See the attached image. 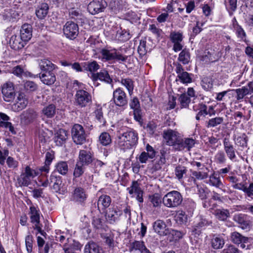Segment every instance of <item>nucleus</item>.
<instances>
[{
  "label": "nucleus",
  "mask_w": 253,
  "mask_h": 253,
  "mask_svg": "<svg viewBox=\"0 0 253 253\" xmlns=\"http://www.w3.org/2000/svg\"><path fill=\"white\" fill-rule=\"evenodd\" d=\"M3 100L6 102L12 101L16 95L14 84L8 81L4 83L1 86Z\"/></svg>",
  "instance_id": "7"
},
{
  "label": "nucleus",
  "mask_w": 253,
  "mask_h": 253,
  "mask_svg": "<svg viewBox=\"0 0 253 253\" xmlns=\"http://www.w3.org/2000/svg\"><path fill=\"white\" fill-rule=\"evenodd\" d=\"M37 117L36 112L33 109H28L23 111L20 115L21 123L28 125L32 123Z\"/></svg>",
  "instance_id": "21"
},
{
  "label": "nucleus",
  "mask_w": 253,
  "mask_h": 253,
  "mask_svg": "<svg viewBox=\"0 0 253 253\" xmlns=\"http://www.w3.org/2000/svg\"><path fill=\"white\" fill-rule=\"evenodd\" d=\"M158 122L157 121H152L149 122L146 126L147 132L151 135H153L156 132L158 126H159Z\"/></svg>",
  "instance_id": "57"
},
{
  "label": "nucleus",
  "mask_w": 253,
  "mask_h": 253,
  "mask_svg": "<svg viewBox=\"0 0 253 253\" xmlns=\"http://www.w3.org/2000/svg\"><path fill=\"white\" fill-rule=\"evenodd\" d=\"M122 211L117 208H111L106 210L105 216L107 221L110 224H114L119 220Z\"/></svg>",
  "instance_id": "19"
},
{
  "label": "nucleus",
  "mask_w": 253,
  "mask_h": 253,
  "mask_svg": "<svg viewBox=\"0 0 253 253\" xmlns=\"http://www.w3.org/2000/svg\"><path fill=\"white\" fill-rule=\"evenodd\" d=\"M49 181L50 185L52 184L51 187L54 191L61 193L60 190L62 185V177L59 175H57L55 172H53L50 176Z\"/></svg>",
  "instance_id": "23"
},
{
  "label": "nucleus",
  "mask_w": 253,
  "mask_h": 253,
  "mask_svg": "<svg viewBox=\"0 0 253 253\" xmlns=\"http://www.w3.org/2000/svg\"><path fill=\"white\" fill-rule=\"evenodd\" d=\"M38 172L32 169L29 166H26L24 172H22L18 179L21 186H27L31 183V180L38 175Z\"/></svg>",
  "instance_id": "8"
},
{
  "label": "nucleus",
  "mask_w": 253,
  "mask_h": 253,
  "mask_svg": "<svg viewBox=\"0 0 253 253\" xmlns=\"http://www.w3.org/2000/svg\"><path fill=\"white\" fill-rule=\"evenodd\" d=\"M92 80L95 82L98 80L104 81L108 84H110L112 82V79L110 78L108 72L106 70H101L100 72L92 75ZM95 84V83H94Z\"/></svg>",
  "instance_id": "31"
},
{
  "label": "nucleus",
  "mask_w": 253,
  "mask_h": 253,
  "mask_svg": "<svg viewBox=\"0 0 253 253\" xmlns=\"http://www.w3.org/2000/svg\"><path fill=\"white\" fill-rule=\"evenodd\" d=\"M55 106L50 104L42 109V113L47 118H52L55 114Z\"/></svg>",
  "instance_id": "55"
},
{
  "label": "nucleus",
  "mask_w": 253,
  "mask_h": 253,
  "mask_svg": "<svg viewBox=\"0 0 253 253\" xmlns=\"http://www.w3.org/2000/svg\"><path fill=\"white\" fill-rule=\"evenodd\" d=\"M41 81L45 84L49 85L53 84L56 81V77L53 72H47L39 74Z\"/></svg>",
  "instance_id": "26"
},
{
  "label": "nucleus",
  "mask_w": 253,
  "mask_h": 253,
  "mask_svg": "<svg viewBox=\"0 0 253 253\" xmlns=\"http://www.w3.org/2000/svg\"><path fill=\"white\" fill-rule=\"evenodd\" d=\"M216 217L220 220H225L229 216V212L225 209H216L214 211Z\"/></svg>",
  "instance_id": "49"
},
{
  "label": "nucleus",
  "mask_w": 253,
  "mask_h": 253,
  "mask_svg": "<svg viewBox=\"0 0 253 253\" xmlns=\"http://www.w3.org/2000/svg\"><path fill=\"white\" fill-rule=\"evenodd\" d=\"M87 198L85 190L81 187H77L72 192L71 200L76 202L83 203Z\"/></svg>",
  "instance_id": "18"
},
{
  "label": "nucleus",
  "mask_w": 253,
  "mask_h": 253,
  "mask_svg": "<svg viewBox=\"0 0 253 253\" xmlns=\"http://www.w3.org/2000/svg\"><path fill=\"white\" fill-rule=\"evenodd\" d=\"M73 141L78 145L83 144L86 140V134L83 126L80 124H75L71 129Z\"/></svg>",
  "instance_id": "6"
},
{
  "label": "nucleus",
  "mask_w": 253,
  "mask_h": 253,
  "mask_svg": "<svg viewBox=\"0 0 253 253\" xmlns=\"http://www.w3.org/2000/svg\"><path fill=\"white\" fill-rule=\"evenodd\" d=\"M99 142L102 146H107L112 143V139L109 133L102 132L99 136Z\"/></svg>",
  "instance_id": "43"
},
{
  "label": "nucleus",
  "mask_w": 253,
  "mask_h": 253,
  "mask_svg": "<svg viewBox=\"0 0 253 253\" xmlns=\"http://www.w3.org/2000/svg\"><path fill=\"white\" fill-rule=\"evenodd\" d=\"M29 209L30 218L31 222L34 225V229L37 230L42 235L45 236L46 234L42 229V225L40 222L41 212L39 209L37 207L32 205Z\"/></svg>",
  "instance_id": "5"
},
{
  "label": "nucleus",
  "mask_w": 253,
  "mask_h": 253,
  "mask_svg": "<svg viewBox=\"0 0 253 253\" xmlns=\"http://www.w3.org/2000/svg\"><path fill=\"white\" fill-rule=\"evenodd\" d=\"M63 33L66 38L74 40L79 34L78 25L72 21H68L63 27Z\"/></svg>",
  "instance_id": "13"
},
{
  "label": "nucleus",
  "mask_w": 253,
  "mask_h": 253,
  "mask_svg": "<svg viewBox=\"0 0 253 253\" xmlns=\"http://www.w3.org/2000/svg\"><path fill=\"white\" fill-rule=\"evenodd\" d=\"M169 38L173 44L172 49L175 52H178L182 49V41L183 36L182 32L180 31H172L170 32Z\"/></svg>",
  "instance_id": "11"
},
{
  "label": "nucleus",
  "mask_w": 253,
  "mask_h": 253,
  "mask_svg": "<svg viewBox=\"0 0 253 253\" xmlns=\"http://www.w3.org/2000/svg\"><path fill=\"white\" fill-rule=\"evenodd\" d=\"M92 224L97 230H103L105 227V222L103 218L94 217L92 220Z\"/></svg>",
  "instance_id": "51"
},
{
  "label": "nucleus",
  "mask_w": 253,
  "mask_h": 253,
  "mask_svg": "<svg viewBox=\"0 0 253 253\" xmlns=\"http://www.w3.org/2000/svg\"><path fill=\"white\" fill-rule=\"evenodd\" d=\"M39 65L41 70L44 72H53L56 67L55 65L46 59L40 60Z\"/></svg>",
  "instance_id": "32"
},
{
  "label": "nucleus",
  "mask_w": 253,
  "mask_h": 253,
  "mask_svg": "<svg viewBox=\"0 0 253 253\" xmlns=\"http://www.w3.org/2000/svg\"><path fill=\"white\" fill-rule=\"evenodd\" d=\"M148 200L154 207H159L162 202L161 196L158 193L149 196Z\"/></svg>",
  "instance_id": "53"
},
{
  "label": "nucleus",
  "mask_w": 253,
  "mask_h": 253,
  "mask_svg": "<svg viewBox=\"0 0 253 253\" xmlns=\"http://www.w3.org/2000/svg\"><path fill=\"white\" fill-rule=\"evenodd\" d=\"M237 0H225L224 4L228 11L234 12L237 9Z\"/></svg>",
  "instance_id": "61"
},
{
  "label": "nucleus",
  "mask_w": 253,
  "mask_h": 253,
  "mask_svg": "<svg viewBox=\"0 0 253 253\" xmlns=\"http://www.w3.org/2000/svg\"><path fill=\"white\" fill-rule=\"evenodd\" d=\"M226 179L232 183V186L233 188L241 191H242L246 183V182H240V178L234 175L228 176Z\"/></svg>",
  "instance_id": "34"
},
{
  "label": "nucleus",
  "mask_w": 253,
  "mask_h": 253,
  "mask_svg": "<svg viewBox=\"0 0 253 253\" xmlns=\"http://www.w3.org/2000/svg\"><path fill=\"white\" fill-rule=\"evenodd\" d=\"M183 200L181 194L177 191H172L166 194L163 198L165 206L169 208H174L179 206Z\"/></svg>",
  "instance_id": "4"
},
{
  "label": "nucleus",
  "mask_w": 253,
  "mask_h": 253,
  "mask_svg": "<svg viewBox=\"0 0 253 253\" xmlns=\"http://www.w3.org/2000/svg\"><path fill=\"white\" fill-rule=\"evenodd\" d=\"M230 239L233 243L241 244L240 246L242 249L246 248V244L249 243L250 240L249 238L244 236L236 231L231 233Z\"/></svg>",
  "instance_id": "22"
},
{
  "label": "nucleus",
  "mask_w": 253,
  "mask_h": 253,
  "mask_svg": "<svg viewBox=\"0 0 253 253\" xmlns=\"http://www.w3.org/2000/svg\"><path fill=\"white\" fill-rule=\"evenodd\" d=\"M111 202L112 199L109 196L105 194L101 195L97 201L98 209L100 210L101 207L102 210H106L110 206Z\"/></svg>",
  "instance_id": "33"
},
{
  "label": "nucleus",
  "mask_w": 253,
  "mask_h": 253,
  "mask_svg": "<svg viewBox=\"0 0 253 253\" xmlns=\"http://www.w3.org/2000/svg\"><path fill=\"white\" fill-rule=\"evenodd\" d=\"M100 53L101 59L103 61L116 60L121 62L126 61L127 58V56L122 54L118 52L116 49L111 47L102 48Z\"/></svg>",
  "instance_id": "3"
},
{
  "label": "nucleus",
  "mask_w": 253,
  "mask_h": 253,
  "mask_svg": "<svg viewBox=\"0 0 253 253\" xmlns=\"http://www.w3.org/2000/svg\"><path fill=\"white\" fill-rule=\"evenodd\" d=\"M84 167L85 166L76 163L73 172V176L75 178L79 177L83 175L84 171Z\"/></svg>",
  "instance_id": "59"
},
{
  "label": "nucleus",
  "mask_w": 253,
  "mask_h": 253,
  "mask_svg": "<svg viewBox=\"0 0 253 253\" xmlns=\"http://www.w3.org/2000/svg\"><path fill=\"white\" fill-rule=\"evenodd\" d=\"M102 248L94 242H88L84 247V253H101Z\"/></svg>",
  "instance_id": "37"
},
{
  "label": "nucleus",
  "mask_w": 253,
  "mask_h": 253,
  "mask_svg": "<svg viewBox=\"0 0 253 253\" xmlns=\"http://www.w3.org/2000/svg\"><path fill=\"white\" fill-rule=\"evenodd\" d=\"M174 172L176 178L179 180H181L184 177V175L186 174L187 169L184 166L178 165L176 167Z\"/></svg>",
  "instance_id": "48"
},
{
  "label": "nucleus",
  "mask_w": 253,
  "mask_h": 253,
  "mask_svg": "<svg viewBox=\"0 0 253 253\" xmlns=\"http://www.w3.org/2000/svg\"><path fill=\"white\" fill-rule=\"evenodd\" d=\"M28 104V100L22 94H19L17 102L12 106V109L15 112H19L24 109Z\"/></svg>",
  "instance_id": "29"
},
{
  "label": "nucleus",
  "mask_w": 253,
  "mask_h": 253,
  "mask_svg": "<svg viewBox=\"0 0 253 253\" xmlns=\"http://www.w3.org/2000/svg\"><path fill=\"white\" fill-rule=\"evenodd\" d=\"M242 191H243L248 197L253 199V182H251L248 186L246 182Z\"/></svg>",
  "instance_id": "62"
},
{
  "label": "nucleus",
  "mask_w": 253,
  "mask_h": 253,
  "mask_svg": "<svg viewBox=\"0 0 253 253\" xmlns=\"http://www.w3.org/2000/svg\"><path fill=\"white\" fill-rule=\"evenodd\" d=\"M234 140L235 144L243 148L247 147L248 138L245 133H242L237 137H234Z\"/></svg>",
  "instance_id": "42"
},
{
  "label": "nucleus",
  "mask_w": 253,
  "mask_h": 253,
  "mask_svg": "<svg viewBox=\"0 0 253 253\" xmlns=\"http://www.w3.org/2000/svg\"><path fill=\"white\" fill-rule=\"evenodd\" d=\"M225 244L224 240L223 238L219 236H214L211 240V245L214 249H221Z\"/></svg>",
  "instance_id": "44"
},
{
  "label": "nucleus",
  "mask_w": 253,
  "mask_h": 253,
  "mask_svg": "<svg viewBox=\"0 0 253 253\" xmlns=\"http://www.w3.org/2000/svg\"><path fill=\"white\" fill-rule=\"evenodd\" d=\"M153 227L155 232L160 236H166L169 233L165 222L162 220L158 219L155 221Z\"/></svg>",
  "instance_id": "24"
},
{
  "label": "nucleus",
  "mask_w": 253,
  "mask_h": 253,
  "mask_svg": "<svg viewBox=\"0 0 253 253\" xmlns=\"http://www.w3.org/2000/svg\"><path fill=\"white\" fill-rule=\"evenodd\" d=\"M175 220L176 222L180 224H185L188 221V216L185 212L179 210L176 212L175 215Z\"/></svg>",
  "instance_id": "46"
},
{
  "label": "nucleus",
  "mask_w": 253,
  "mask_h": 253,
  "mask_svg": "<svg viewBox=\"0 0 253 253\" xmlns=\"http://www.w3.org/2000/svg\"><path fill=\"white\" fill-rule=\"evenodd\" d=\"M180 134L176 131L169 129L163 132V137L167 144L170 146H175L179 137Z\"/></svg>",
  "instance_id": "16"
},
{
  "label": "nucleus",
  "mask_w": 253,
  "mask_h": 253,
  "mask_svg": "<svg viewBox=\"0 0 253 253\" xmlns=\"http://www.w3.org/2000/svg\"><path fill=\"white\" fill-rule=\"evenodd\" d=\"M127 191H128L129 194L130 195H132L133 194L136 195L142 191L138 182L136 181H132L131 186L127 188Z\"/></svg>",
  "instance_id": "56"
},
{
  "label": "nucleus",
  "mask_w": 253,
  "mask_h": 253,
  "mask_svg": "<svg viewBox=\"0 0 253 253\" xmlns=\"http://www.w3.org/2000/svg\"><path fill=\"white\" fill-rule=\"evenodd\" d=\"M75 105L79 108L89 107L92 104L91 93L84 89L76 90L75 95Z\"/></svg>",
  "instance_id": "2"
},
{
  "label": "nucleus",
  "mask_w": 253,
  "mask_h": 253,
  "mask_svg": "<svg viewBox=\"0 0 253 253\" xmlns=\"http://www.w3.org/2000/svg\"><path fill=\"white\" fill-rule=\"evenodd\" d=\"M224 150L228 159L232 162L237 161L236 149L228 137H225L223 140Z\"/></svg>",
  "instance_id": "15"
},
{
  "label": "nucleus",
  "mask_w": 253,
  "mask_h": 253,
  "mask_svg": "<svg viewBox=\"0 0 253 253\" xmlns=\"http://www.w3.org/2000/svg\"><path fill=\"white\" fill-rule=\"evenodd\" d=\"M9 43L12 49L18 50L24 47L26 42L23 40L20 36L13 35L10 39Z\"/></svg>",
  "instance_id": "25"
},
{
  "label": "nucleus",
  "mask_w": 253,
  "mask_h": 253,
  "mask_svg": "<svg viewBox=\"0 0 253 253\" xmlns=\"http://www.w3.org/2000/svg\"><path fill=\"white\" fill-rule=\"evenodd\" d=\"M224 119L223 117H216L210 119L206 123V127L208 128H213L217 126L222 124L223 122Z\"/></svg>",
  "instance_id": "41"
},
{
  "label": "nucleus",
  "mask_w": 253,
  "mask_h": 253,
  "mask_svg": "<svg viewBox=\"0 0 253 253\" xmlns=\"http://www.w3.org/2000/svg\"><path fill=\"white\" fill-rule=\"evenodd\" d=\"M192 174L195 178L198 180H202L208 177L207 172L194 171L192 172Z\"/></svg>",
  "instance_id": "64"
},
{
  "label": "nucleus",
  "mask_w": 253,
  "mask_h": 253,
  "mask_svg": "<svg viewBox=\"0 0 253 253\" xmlns=\"http://www.w3.org/2000/svg\"><path fill=\"white\" fill-rule=\"evenodd\" d=\"M94 113L95 116V118L97 120L100 126H103L105 125L106 121L103 117V114L102 109L101 107L97 108Z\"/></svg>",
  "instance_id": "54"
},
{
  "label": "nucleus",
  "mask_w": 253,
  "mask_h": 253,
  "mask_svg": "<svg viewBox=\"0 0 253 253\" xmlns=\"http://www.w3.org/2000/svg\"><path fill=\"white\" fill-rule=\"evenodd\" d=\"M209 183L210 185L218 188L224 192H226L225 189H222L224 186L220 177L214 173L209 176Z\"/></svg>",
  "instance_id": "35"
},
{
  "label": "nucleus",
  "mask_w": 253,
  "mask_h": 253,
  "mask_svg": "<svg viewBox=\"0 0 253 253\" xmlns=\"http://www.w3.org/2000/svg\"><path fill=\"white\" fill-rule=\"evenodd\" d=\"M24 88L28 91L33 92L36 91L38 88L37 84L34 82L28 81L24 84Z\"/></svg>",
  "instance_id": "63"
},
{
  "label": "nucleus",
  "mask_w": 253,
  "mask_h": 253,
  "mask_svg": "<svg viewBox=\"0 0 253 253\" xmlns=\"http://www.w3.org/2000/svg\"><path fill=\"white\" fill-rule=\"evenodd\" d=\"M233 29L237 38L240 40V41L245 42L247 45L250 44V41L247 39V34L241 25L235 27Z\"/></svg>",
  "instance_id": "39"
},
{
  "label": "nucleus",
  "mask_w": 253,
  "mask_h": 253,
  "mask_svg": "<svg viewBox=\"0 0 253 253\" xmlns=\"http://www.w3.org/2000/svg\"><path fill=\"white\" fill-rule=\"evenodd\" d=\"M49 10V7L47 3H42L37 8L36 14L40 19H43L47 15Z\"/></svg>",
  "instance_id": "38"
},
{
  "label": "nucleus",
  "mask_w": 253,
  "mask_h": 253,
  "mask_svg": "<svg viewBox=\"0 0 253 253\" xmlns=\"http://www.w3.org/2000/svg\"><path fill=\"white\" fill-rule=\"evenodd\" d=\"M112 100L115 105L118 107H125L127 104L126 94L121 87H118L114 90Z\"/></svg>",
  "instance_id": "9"
},
{
  "label": "nucleus",
  "mask_w": 253,
  "mask_h": 253,
  "mask_svg": "<svg viewBox=\"0 0 253 253\" xmlns=\"http://www.w3.org/2000/svg\"><path fill=\"white\" fill-rule=\"evenodd\" d=\"M190 60V54L186 49H183L179 54L178 60L185 65L187 64Z\"/></svg>",
  "instance_id": "47"
},
{
  "label": "nucleus",
  "mask_w": 253,
  "mask_h": 253,
  "mask_svg": "<svg viewBox=\"0 0 253 253\" xmlns=\"http://www.w3.org/2000/svg\"><path fill=\"white\" fill-rule=\"evenodd\" d=\"M20 36L27 43L31 39L32 36V26L28 24L23 25L20 30Z\"/></svg>",
  "instance_id": "27"
},
{
  "label": "nucleus",
  "mask_w": 253,
  "mask_h": 253,
  "mask_svg": "<svg viewBox=\"0 0 253 253\" xmlns=\"http://www.w3.org/2000/svg\"><path fill=\"white\" fill-rule=\"evenodd\" d=\"M226 161L225 154L222 151H218L214 156V161L217 164H223Z\"/></svg>",
  "instance_id": "58"
},
{
  "label": "nucleus",
  "mask_w": 253,
  "mask_h": 253,
  "mask_svg": "<svg viewBox=\"0 0 253 253\" xmlns=\"http://www.w3.org/2000/svg\"><path fill=\"white\" fill-rule=\"evenodd\" d=\"M93 160V153L90 149L80 150L77 162L87 166L91 164Z\"/></svg>",
  "instance_id": "14"
},
{
  "label": "nucleus",
  "mask_w": 253,
  "mask_h": 253,
  "mask_svg": "<svg viewBox=\"0 0 253 253\" xmlns=\"http://www.w3.org/2000/svg\"><path fill=\"white\" fill-rule=\"evenodd\" d=\"M151 43L150 39H147L146 38H142L140 41L137 50L141 57L145 56L148 52H150L152 50V45Z\"/></svg>",
  "instance_id": "20"
},
{
  "label": "nucleus",
  "mask_w": 253,
  "mask_h": 253,
  "mask_svg": "<svg viewBox=\"0 0 253 253\" xmlns=\"http://www.w3.org/2000/svg\"><path fill=\"white\" fill-rule=\"evenodd\" d=\"M55 167L54 172H58L63 175H66L68 171V165L67 162L60 161L56 164Z\"/></svg>",
  "instance_id": "40"
},
{
  "label": "nucleus",
  "mask_w": 253,
  "mask_h": 253,
  "mask_svg": "<svg viewBox=\"0 0 253 253\" xmlns=\"http://www.w3.org/2000/svg\"><path fill=\"white\" fill-rule=\"evenodd\" d=\"M107 6L105 0H93L88 4L87 10L90 14L95 15L104 11Z\"/></svg>",
  "instance_id": "12"
},
{
  "label": "nucleus",
  "mask_w": 253,
  "mask_h": 253,
  "mask_svg": "<svg viewBox=\"0 0 253 253\" xmlns=\"http://www.w3.org/2000/svg\"><path fill=\"white\" fill-rule=\"evenodd\" d=\"M34 237L31 235H28L25 237V245L28 253H31L33 251Z\"/></svg>",
  "instance_id": "60"
},
{
  "label": "nucleus",
  "mask_w": 253,
  "mask_h": 253,
  "mask_svg": "<svg viewBox=\"0 0 253 253\" xmlns=\"http://www.w3.org/2000/svg\"><path fill=\"white\" fill-rule=\"evenodd\" d=\"M175 71L177 74L176 81L178 80L181 83L186 84L192 82V76L193 75L192 74L184 71L183 67L179 63H175Z\"/></svg>",
  "instance_id": "10"
},
{
  "label": "nucleus",
  "mask_w": 253,
  "mask_h": 253,
  "mask_svg": "<svg viewBox=\"0 0 253 253\" xmlns=\"http://www.w3.org/2000/svg\"><path fill=\"white\" fill-rule=\"evenodd\" d=\"M253 85V81L249 82L246 86L234 90L237 93V99L238 100H240L245 96L250 95L251 91V86Z\"/></svg>",
  "instance_id": "30"
},
{
  "label": "nucleus",
  "mask_w": 253,
  "mask_h": 253,
  "mask_svg": "<svg viewBox=\"0 0 253 253\" xmlns=\"http://www.w3.org/2000/svg\"><path fill=\"white\" fill-rule=\"evenodd\" d=\"M68 135L67 130L64 129H59L55 133L54 138L56 145L61 146L65 143L68 138Z\"/></svg>",
  "instance_id": "28"
},
{
  "label": "nucleus",
  "mask_w": 253,
  "mask_h": 253,
  "mask_svg": "<svg viewBox=\"0 0 253 253\" xmlns=\"http://www.w3.org/2000/svg\"><path fill=\"white\" fill-rule=\"evenodd\" d=\"M138 250L140 253H151L146 248L143 241H135L131 243L130 250Z\"/></svg>",
  "instance_id": "36"
},
{
  "label": "nucleus",
  "mask_w": 253,
  "mask_h": 253,
  "mask_svg": "<svg viewBox=\"0 0 253 253\" xmlns=\"http://www.w3.org/2000/svg\"><path fill=\"white\" fill-rule=\"evenodd\" d=\"M117 144L124 151L130 149L138 143V133L132 128L125 127L118 131Z\"/></svg>",
  "instance_id": "1"
},
{
  "label": "nucleus",
  "mask_w": 253,
  "mask_h": 253,
  "mask_svg": "<svg viewBox=\"0 0 253 253\" xmlns=\"http://www.w3.org/2000/svg\"><path fill=\"white\" fill-rule=\"evenodd\" d=\"M181 108L188 107L191 99L186 93L181 94L178 98Z\"/></svg>",
  "instance_id": "52"
},
{
  "label": "nucleus",
  "mask_w": 253,
  "mask_h": 253,
  "mask_svg": "<svg viewBox=\"0 0 253 253\" xmlns=\"http://www.w3.org/2000/svg\"><path fill=\"white\" fill-rule=\"evenodd\" d=\"M233 219L242 229H249L252 226V221L250 217L247 214L242 213L235 214Z\"/></svg>",
  "instance_id": "17"
},
{
  "label": "nucleus",
  "mask_w": 253,
  "mask_h": 253,
  "mask_svg": "<svg viewBox=\"0 0 253 253\" xmlns=\"http://www.w3.org/2000/svg\"><path fill=\"white\" fill-rule=\"evenodd\" d=\"M121 83L126 88L129 95H131L133 93L134 88L132 80L129 78L122 79Z\"/></svg>",
  "instance_id": "50"
},
{
  "label": "nucleus",
  "mask_w": 253,
  "mask_h": 253,
  "mask_svg": "<svg viewBox=\"0 0 253 253\" xmlns=\"http://www.w3.org/2000/svg\"><path fill=\"white\" fill-rule=\"evenodd\" d=\"M213 81L210 77H204L201 82L202 88L206 91H210L213 87Z\"/></svg>",
  "instance_id": "45"
}]
</instances>
